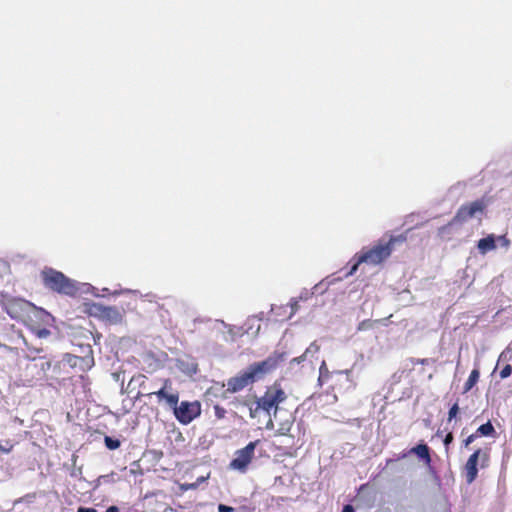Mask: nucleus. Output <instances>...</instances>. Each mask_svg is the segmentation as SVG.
<instances>
[{"mask_svg": "<svg viewBox=\"0 0 512 512\" xmlns=\"http://www.w3.org/2000/svg\"><path fill=\"white\" fill-rule=\"evenodd\" d=\"M285 359V353L275 351L265 360L254 362L227 380L226 392L237 393L270 373Z\"/></svg>", "mask_w": 512, "mask_h": 512, "instance_id": "obj_1", "label": "nucleus"}, {"mask_svg": "<svg viewBox=\"0 0 512 512\" xmlns=\"http://www.w3.org/2000/svg\"><path fill=\"white\" fill-rule=\"evenodd\" d=\"M407 241L406 234L390 236L388 241L379 240L376 245L358 255V263L379 265L390 257L396 244Z\"/></svg>", "mask_w": 512, "mask_h": 512, "instance_id": "obj_2", "label": "nucleus"}, {"mask_svg": "<svg viewBox=\"0 0 512 512\" xmlns=\"http://www.w3.org/2000/svg\"><path fill=\"white\" fill-rule=\"evenodd\" d=\"M41 279L44 286L54 292L70 296L77 292V287L68 277L52 268L44 269L41 272Z\"/></svg>", "mask_w": 512, "mask_h": 512, "instance_id": "obj_3", "label": "nucleus"}, {"mask_svg": "<svg viewBox=\"0 0 512 512\" xmlns=\"http://www.w3.org/2000/svg\"><path fill=\"white\" fill-rule=\"evenodd\" d=\"M485 208L486 203L483 199L461 205L452 220L447 225L438 229V235L444 237L452 225L467 222L477 214H483Z\"/></svg>", "mask_w": 512, "mask_h": 512, "instance_id": "obj_4", "label": "nucleus"}, {"mask_svg": "<svg viewBox=\"0 0 512 512\" xmlns=\"http://www.w3.org/2000/svg\"><path fill=\"white\" fill-rule=\"evenodd\" d=\"M286 399L287 394L278 381L268 386L263 396L258 398L259 406L262 407V410L268 415H270L271 411H274V416H276L279 404L283 403Z\"/></svg>", "mask_w": 512, "mask_h": 512, "instance_id": "obj_5", "label": "nucleus"}, {"mask_svg": "<svg viewBox=\"0 0 512 512\" xmlns=\"http://www.w3.org/2000/svg\"><path fill=\"white\" fill-rule=\"evenodd\" d=\"M490 463L489 449H476L467 459L465 464V477L468 484L473 483L478 476V465L485 469Z\"/></svg>", "mask_w": 512, "mask_h": 512, "instance_id": "obj_6", "label": "nucleus"}, {"mask_svg": "<svg viewBox=\"0 0 512 512\" xmlns=\"http://www.w3.org/2000/svg\"><path fill=\"white\" fill-rule=\"evenodd\" d=\"M161 382L162 386L157 391L150 392L146 396L149 398L155 396L159 405L172 409L179 402V392L173 387L170 378H164Z\"/></svg>", "mask_w": 512, "mask_h": 512, "instance_id": "obj_7", "label": "nucleus"}, {"mask_svg": "<svg viewBox=\"0 0 512 512\" xmlns=\"http://www.w3.org/2000/svg\"><path fill=\"white\" fill-rule=\"evenodd\" d=\"M173 414L177 421L188 425L201 414V403L199 401H182L172 407Z\"/></svg>", "mask_w": 512, "mask_h": 512, "instance_id": "obj_8", "label": "nucleus"}, {"mask_svg": "<svg viewBox=\"0 0 512 512\" xmlns=\"http://www.w3.org/2000/svg\"><path fill=\"white\" fill-rule=\"evenodd\" d=\"M260 440L249 442L244 448L235 452V457L231 460L229 467L239 472H246L249 464L252 462L255 449L259 445Z\"/></svg>", "mask_w": 512, "mask_h": 512, "instance_id": "obj_9", "label": "nucleus"}, {"mask_svg": "<svg viewBox=\"0 0 512 512\" xmlns=\"http://www.w3.org/2000/svg\"><path fill=\"white\" fill-rule=\"evenodd\" d=\"M54 317L42 308L34 305V334L38 338L50 335V328L54 327Z\"/></svg>", "mask_w": 512, "mask_h": 512, "instance_id": "obj_10", "label": "nucleus"}, {"mask_svg": "<svg viewBox=\"0 0 512 512\" xmlns=\"http://www.w3.org/2000/svg\"><path fill=\"white\" fill-rule=\"evenodd\" d=\"M91 314L109 324H120L123 321L124 313L114 306L93 304Z\"/></svg>", "mask_w": 512, "mask_h": 512, "instance_id": "obj_11", "label": "nucleus"}, {"mask_svg": "<svg viewBox=\"0 0 512 512\" xmlns=\"http://www.w3.org/2000/svg\"><path fill=\"white\" fill-rule=\"evenodd\" d=\"M34 352L37 355H34V368H37V375H39V379H48L50 377L49 371L52 369V361L45 354L40 355L42 349H34Z\"/></svg>", "mask_w": 512, "mask_h": 512, "instance_id": "obj_12", "label": "nucleus"}, {"mask_svg": "<svg viewBox=\"0 0 512 512\" xmlns=\"http://www.w3.org/2000/svg\"><path fill=\"white\" fill-rule=\"evenodd\" d=\"M411 454H415L421 459L425 465L430 466L431 464V456H430V448L425 443H420L414 447H412L409 451Z\"/></svg>", "mask_w": 512, "mask_h": 512, "instance_id": "obj_13", "label": "nucleus"}, {"mask_svg": "<svg viewBox=\"0 0 512 512\" xmlns=\"http://www.w3.org/2000/svg\"><path fill=\"white\" fill-rule=\"evenodd\" d=\"M477 248L481 254H486L487 252L496 249L494 235L490 234L485 238H481L477 243Z\"/></svg>", "mask_w": 512, "mask_h": 512, "instance_id": "obj_14", "label": "nucleus"}, {"mask_svg": "<svg viewBox=\"0 0 512 512\" xmlns=\"http://www.w3.org/2000/svg\"><path fill=\"white\" fill-rule=\"evenodd\" d=\"M479 437H495L496 430L490 421L480 425L475 431Z\"/></svg>", "mask_w": 512, "mask_h": 512, "instance_id": "obj_15", "label": "nucleus"}, {"mask_svg": "<svg viewBox=\"0 0 512 512\" xmlns=\"http://www.w3.org/2000/svg\"><path fill=\"white\" fill-rule=\"evenodd\" d=\"M480 377V373L477 369H473L467 379V381L464 384V393L470 391L478 382Z\"/></svg>", "mask_w": 512, "mask_h": 512, "instance_id": "obj_16", "label": "nucleus"}, {"mask_svg": "<svg viewBox=\"0 0 512 512\" xmlns=\"http://www.w3.org/2000/svg\"><path fill=\"white\" fill-rule=\"evenodd\" d=\"M104 443H105V446L109 449V450H116L120 447L121 445V442L120 440L118 439H115V438H112L110 436H105L104 437Z\"/></svg>", "mask_w": 512, "mask_h": 512, "instance_id": "obj_17", "label": "nucleus"}, {"mask_svg": "<svg viewBox=\"0 0 512 512\" xmlns=\"http://www.w3.org/2000/svg\"><path fill=\"white\" fill-rule=\"evenodd\" d=\"M460 408L458 402H455L448 411V422H451L459 414Z\"/></svg>", "mask_w": 512, "mask_h": 512, "instance_id": "obj_18", "label": "nucleus"}, {"mask_svg": "<svg viewBox=\"0 0 512 512\" xmlns=\"http://www.w3.org/2000/svg\"><path fill=\"white\" fill-rule=\"evenodd\" d=\"M214 414L217 420H222L226 417V409L219 404L214 405Z\"/></svg>", "mask_w": 512, "mask_h": 512, "instance_id": "obj_19", "label": "nucleus"}, {"mask_svg": "<svg viewBox=\"0 0 512 512\" xmlns=\"http://www.w3.org/2000/svg\"><path fill=\"white\" fill-rule=\"evenodd\" d=\"M512 374V366L510 364L505 365L500 371V378H508Z\"/></svg>", "mask_w": 512, "mask_h": 512, "instance_id": "obj_20", "label": "nucleus"}, {"mask_svg": "<svg viewBox=\"0 0 512 512\" xmlns=\"http://www.w3.org/2000/svg\"><path fill=\"white\" fill-rule=\"evenodd\" d=\"M320 346L316 342H312L309 347L305 350L306 355L309 353H318Z\"/></svg>", "mask_w": 512, "mask_h": 512, "instance_id": "obj_21", "label": "nucleus"}, {"mask_svg": "<svg viewBox=\"0 0 512 512\" xmlns=\"http://www.w3.org/2000/svg\"><path fill=\"white\" fill-rule=\"evenodd\" d=\"M479 436L476 432L469 435L464 441L463 444L465 447H468L470 444H472Z\"/></svg>", "mask_w": 512, "mask_h": 512, "instance_id": "obj_22", "label": "nucleus"}, {"mask_svg": "<svg viewBox=\"0 0 512 512\" xmlns=\"http://www.w3.org/2000/svg\"><path fill=\"white\" fill-rule=\"evenodd\" d=\"M262 410V407L259 406V400L256 401L255 407H250V417L255 418L257 417V413Z\"/></svg>", "mask_w": 512, "mask_h": 512, "instance_id": "obj_23", "label": "nucleus"}, {"mask_svg": "<svg viewBox=\"0 0 512 512\" xmlns=\"http://www.w3.org/2000/svg\"><path fill=\"white\" fill-rule=\"evenodd\" d=\"M453 439H454V437H453L452 432H449V433L446 434V436H445V438L443 440V443H444V445L446 447V450H448V447L453 442Z\"/></svg>", "mask_w": 512, "mask_h": 512, "instance_id": "obj_24", "label": "nucleus"}, {"mask_svg": "<svg viewBox=\"0 0 512 512\" xmlns=\"http://www.w3.org/2000/svg\"><path fill=\"white\" fill-rule=\"evenodd\" d=\"M8 264L6 261L0 259V277L8 272Z\"/></svg>", "mask_w": 512, "mask_h": 512, "instance_id": "obj_25", "label": "nucleus"}, {"mask_svg": "<svg viewBox=\"0 0 512 512\" xmlns=\"http://www.w3.org/2000/svg\"><path fill=\"white\" fill-rule=\"evenodd\" d=\"M234 508L225 504L218 505V512H234Z\"/></svg>", "mask_w": 512, "mask_h": 512, "instance_id": "obj_26", "label": "nucleus"}, {"mask_svg": "<svg viewBox=\"0 0 512 512\" xmlns=\"http://www.w3.org/2000/svg\"><path fill=\"white\" fill-rule=\"evenodd\" d=\"M306 356H307V355H306V353L304 352L302 355H300V356H298V357L293 358V359L291 360V362H290V363H291V364H294V363L299 364V363L303 362V361L306 359Z\"/></svg>", "mask_w": 512, "mask_h": 512, "instance_id": "obj_27", "label": "nucleus"}, {"mask_svg": "<svg viewBox=\"0 0 512 512\" xmlns=\"http://www.w3.org/2000/svg\"><path fill=\"white\" fill-rule=\"evenodd\" d=\"M360 264L361 263H358V259H357L356 262L352 265V267L347 275H353L357 271Z\"/></svg>", "mask_w": 512, "mask_h": 512, "instance_id": "obj_28", "label": "nucleus"}, {"mask_svg": "<svg viewBox=\"0 0 512 512\" xmlns=\"http://www.w3.org/2000/svg\"><path fill=\"white\" fill-rule=\"evenodd\" d=\"M77 512H97L94 508L79 507Z\"/></svg>", "mask_w": 512, "mask_h": 512, "instance_id": "obj_29", "label": "nucleus"}, {"mask_svg": "<svg viewBox=\"0 0 512 512\" xmlns=\"http://www.w3.org/2000/svg\"><path fill=\"white\" fill-rule=\"evenodd\" d=\"M290 430V425L288 424H283L282 427L280 428V433L282 435L286 434V432H288Z\"/></svg>", "mask_w": 512, "mask_h": 512, "instance_id": "obj_30", "label": "nucleus"}, {"mask_svg": "<svg viewBox=\"0 0 512 512\" xmlns=\"http://www.w3.org/2000/svg\"><path fill=\"white\" fill-rule=\"evenodd\" d=\"M354 507L350 504H347L343 507L342 512H354Z\"/></svg>", "mask_w": 512, "mask_h": 512, "instance_id": "obj_31", "label": "nucleus"}, {"mask_svg": "<svg viewBox=\"0 0 512 512\" xmlns=\"http://www.w3.org/2000/svg\"><path fill=\"white\" fill-rule=\"evenodd\" d=\"M105 512H119V508L117 506H110Z\"/></svg>", "mask_w": 512, "mask_h": 512, "instance_id": "obj_32", "label": "nucleus"}, {"mask_svg": "<svg viewBox=\"0 0 512 512\" xmlns=\"http://www.w3.org/2000/svg\"><path fill=\"white\" fill-rule=\"evenodd\" d=\"M92 353H93V351H92L91 347L89 346V354H90V363L91 364L94 363V359H93Z\"/></svg>", "mask_w": 512, "mask_h": 512, "instance_id": "obj_33", "label": "nucleus"}, {"mask_svg": "<svg viewBox=\"0 0 512 512\" xmlns=\"http://www.w3.org/2000/svg\"><path fill=\"white\" fill-rule=\"evenodd\" d=\"M418 363L424 365V364H427L428 360L427 359H420V360H417Z\"/></svg>", "mask_w": 512, "mask_h": 512, "instance_id": "obj_34", "label": "nucleus"}, {"mask_svg": "<svg viewBox=\"0 0 512 512\" xmlns=\"http://www.w3.org/2000/svg\"><path fill=\"white\" fill-rule=\"evenodd\" d=\"M270 426H271V427L273 426V422H272V420H271V419H270V420H269V422L267 423V428H269Z\"/></svg>", "mask_w": 512, "mask_h": 512, "instance_id": "obj_35", "label": "nucleus"}, {"mask_svg": "<svg viewBox=\"0 0 512 512\" xmlns=\"http://www.w3.org/2000/svg\"><path fill=\"white\" fill-rule=\"evenodd\" d=\"M196 487H197V484H190V485L188 486V488H196Z\"/></svg>", "mask_w": 512, "mask_h": 512, "instance_id": "obj_36", "label": "nucleus"}, {"mask_svg": "<svg viewBox=\"0 0 512 512\" xmlns=\"http://www.w3.org/2000/svg\"><path fill=\"white\" fill-rule=\"evenodd\" d=\"M240 509H241L243 512H246V510H247V508H246L245 506H242Z\"/></svg>", "mask_w": 512, "mask_h": 512, "instance_id": "obj_37", "label": "nucleus"}]
</instances>
